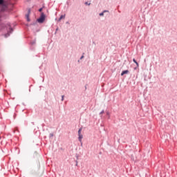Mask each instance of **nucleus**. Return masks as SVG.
<instances>
[{
    "label": "nucleus",
    "mask_w": 177,
    "mask_h": 177,
    "mask_svg": "<svg viewBox=\"0 0 177 177\" xmlns=\"http://www.w3.org/2000/svg\"><path fill=\"white\" fill-rule=\"evenodd\" d=\"M45 17H46L45 13L41 12L39 18L37 19L38 23H40V24L44 23V21H45Z\"/></svg>",
    "instance_id": "f257e3e1"
},
{
    "label": "nucleus",
    "mask_w": 177,
    "mask_h": 177,
    "mask_svg": "<svg viewBox=\"0 0 177 177\" xmlns=\"http://www.w3.org/2000/svg\"><path fill=\"white\" fill-rule=\"evenodd\" d=\"M30 12H31V10L29 9L28 13L26 15L27 21H30Z\"/></svg>",
    "instance_id": "f03ea898"
},
{
    "label": "nucleus",
    "mask_w": 177,
    "mask_h": 177,
    "mask_svg": "<svg viewBox=\"0 0 177 177\" xmlns=\"http://www.w3.org/2000/svg\"><path fill=\"white\" fill-rule=\"evenodd\" d=\"M78 136H79L78 137L79 142H80V143H82V139L84 138V136H82V134H81V135H79Z\"/></svg>",
    "instance_id": "7ed1b4c3"
},
{
    "label": "nucleus",
    "mask_w": 177,
    "mask_h": 177,
    "mask_svg": "<svg viewBox=\"0 0 177 177\" xmlns=\"http://www.w3.org/2000/svg\"><path fill=\"white\" fill-rule=\"evenodd\" d=\"M0 5L6 8V4L5 3V0H0Z\"/></svg>",
    "instance_id": "20e7f679"
},
{
    "label": "nucleus",
    "mask_w": 177,
    "mask_h": 177,
    "mask_svg": "<svg viewBox=\"0 0 177 177\" xmlns=\"http://www.w3.org/2000/svg\"><path fill=\"white\" fill-rule=\"evenodd\" d=\"M66 18V15H61L60 17L58 19L57 21H62V19H65Z\"/></svg>",
    "instance_id": "39448f33"
},
{
    "label": "nucleus",
    "mask_w": 177,
    "mask_h": 177,
    "mask_svg": "<svg viewBox=\"0 0 177 177\" xmlns=\"http://www.w3.org/2000/svg\"><path fill=\"white\" fill-rule=\"evenodd\" d=\"M128 73H129V71H128V70L123 71H122V73H121V75H122H122H124V74H128Z\"/></svg>",
    "instance_id": "423d86ee"
},
{
    "label": "nucleus",
    "mask_w": 177,
    "mask_h": 177,
    "mask_svg": "<svg viewBox=\"0 0 177 177\" xmlns=\"http://www.w3.org/2000/svg\"><path fill=\"white\" fill-rule=\"evenodd\" d=\"M133 63H135V64H136L137 67H139V63L138 62V61H136L135 58L133 59Z\"/></svg>",
    "instance_id": "0eeeda50"
},
{
    "label": "nucleus",
    "mask_w": 177,
    "mask_h": 177,
    "mask_svg": "<svg viewBox=\"0 0 177 177\" xmlns=\"http://www.w3.org/2000/svg\"><path fill=\"white\" fill-rule=\"evenodd\" d=\"M106 12H109V10H104L102 12L100 13V16H104V13H106Z\"/></svg>",
    "instance_id": "6e6552de"
},
{
    "label": "nucleus",
    "mask_w": 177,
    "mask_h": 177,
    "mask_svg": "<svg viewBox=\"0 0 177 177\" xmlns=\"http://www.w3.org/2000/svg\"><path fill=\"white\" fill-rule=\"evenodd\" d=\"M82 131V127H80V128L79 129V130H78V136H79V135H82V134L81 133Z\"/></svg>",
    "instance_id": "1a4fd4ad"
},
{
    "label": "nucleus",
    "mask_w": 177,
    "mask_h": 177,
    "mask_svg": "<svg viewBox=\"0 0 177 177\" xmlns=\"http://www.w3.org/2000/svg\"><path fill=\"white\" fill-rule=\"evenodd\" d=\"M44 8V6H43V7H42V8H39V12H42V10H43Z\"/></svg>",
    "instance_id": "9d476101"
},
{
    "label": "nucleus",
    "mask_w": 177,
    "mask_h": 177,
    "mask_svg": "<svg viewBox=\"0 0 177 177\" xmlns=\"http://www.w3.org/2000/svg\"><path fill=\"white\" fill-rule=\"evenodd\" d=\"M49 138H53V133H50Z\"/></svg>",
    "instance_id": "9b49d317"
},
{
    "label": "nucleus",
    "mask_w": 177,
    "mask_h": 177,
    "mask_svg": "<svg viewBox=\"0 0 177 177\" xmlns=\"http://www.w3.org/2000/svg\"><path fill=\"white\" fill-rule=\"evenodd\" d=\"M31 45H35V41L30 42Z\"/></svg>",
    "instance_id": "f8f14e48"
},
{
    "label": "nucleus",
    "mask_w": 177,
    "mask_h": 177,
    "mask_svg": "<svg viewBox=\"0 0 177 177\" xmlns=\"http://www.w3.org/2000/svg\"><path fill=\"white\" fill-rule=\"evenodd\" d=\"M100 114H104V110H102V111L100 113Z\"/></svg>",
    "instance_id": "ddd939ff"
},
{
    "label": "nucleus",
    "mask_w": 177,
    "mask_h": 177,
    "mask_svg": "<svg viewBox=\"0 0 177 177\" xmlns=\"http://www.w3.org/2000/svg\"><path fill=\"white\" fill-rule=\"evenodd\" d=\"M63 100H64V95L62 96V102H63Z\"/></svg>",
    "instance_id": "4468645a"
},
{
    "label": "nucleus",
    "mask_w": 177,
    "mask_h": 177,
    "mask_svg": "<svg viewBox=\"0 0 177 177\" xmlns=\"http://www.w3.org/2000/svg\"><path fill=\"white\" fill-rule=\"evenodd\" d=\"M106 115H110V113L109 112H106Z\"/></svg>",
    "instance_id": "2eb2a0df"
},
{
    "label": "nucleus",
    "mask_w": 177,
    "mask_h": 177,
    "mask_svg": "<svg viewBox=\"0 0 177 177\" xmlns=\"http://www.w3.org/2000/svg\"><path fill=\"white\" fill-rule=\"evenodd\" d=\"M85 5H91V3H88V2H86Z\"/></svg>",
    "instance_id": "dca6fc26"
},
{
    "label": "nucleus",
    "mask_w": 177,
    "mask_h": 177,
    "mask_svg": "<svg viewBox=\"0 0 177 177\" xmlns=\"http://www.w3.org/2000/svg\"><path fill=\"white\" fill-rule=\"evenodd\" d=\"M10 31H13V28H10Z\"/></svg>",
    "instance_id": "f3484780"
},
{
    "label": "nucleus",
    "mask_w": 177,
    "mask_h": 177,
    "mask_svg": "<svg viewBox=\"0 0 177 177\" xmlns=\"http://www.w3.org/2000/svg\"><path fill=\"white\" fill-rule=\"evenodd\" d=\"M80 59H84V55H82L81 57H80Z\"/></svg>",
    "instance_id": "a211bd4d"
},
{
    "label": "nucleus",
    "mask_w": 177,
    "mask_h": 177,
    "mask_svg": "<svg viewBox=\"0 0 177 177\" xmlns=\"http://www.w3.org/2000/svg\"><path fill=\"white\" fill-rule=\"evenodd\" d=\"M58 30H59V28H56V31H57Z\"/></svg>",
    "instance_id": "6ab92c4d"
},
{
    "label": "nucleus",
    "mask_w": 177,
    "mask_h": 177,
    "mask_svg": "<svg viewBox=\"0 0 177 177\" xmlns=\"http://www.w3.org/2000/svg\"><path fill=\"white\" fill-rule=\"evenodd\" d=\"M77 162H76V165H77Z\"/></svg>",
    "instance_id": "aec40b11"
},
{
    "label": "nucleus",
    "mask_w": 177,
    "mask_h": 177,
    "mask_svg": "<svg viewBox=\"0 0 177 177\" xmlns=\"http://www.w3.org/2000/svg\"><path fill=\"white\" fill-rule=\"evenodd\" d=\"M28 1H30V0H27Z\"/></svg>",
    "instance_id": "412c9836"
}]
</instances>
